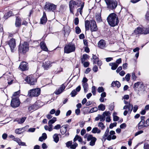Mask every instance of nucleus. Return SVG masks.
<instances>
[{
  "label": "nucleus",
  "instance_id": "f257e3e1",
  "mask_svg": "<svg viewBox=\"0 0 149 149\" xmlns=\"http://www.w3.org/2000/svg\"><path fill=\"white\" fill-rule=\"evenodd\" d=\"M107 20L109 24L111 26L117 25L119 23L118 17L116 14L114 13L110 14L107 17Z\"/></svg>",
  "mask_w": 149,
  "mask_h": 149
},
{
  "label": "nucleus",
  "instance_id": "f03ea898",
  "mask_svg": "<svg viewBox=\"0 0 149 149\" xmlns=\"http://www.w3.org/2000/svg\"><path fill=\"white\" fill-rule=\"evenodd\" d=\"M81 3V1L80 0H70L69 2V8L70 13L74 14V9L79 7Z\"/></svg>",
  "mask_w": 149,
  "mask_h": 149
},
{
  "label": "nucleus",
  "instance_id": "7ed1b4c3",
  "mask_svg": "<svg viewBox=\"0 0 149 149\" xmlns=\"http://www.w3.org/2000/svg\"><path fill=\"white\" fill-rule=\"evenodd\" d=\"M139 34L145 35L149 34V27L143 28L138 27L135 30L132 35H134Z\"/></svg>",
  "mask_w": 149,
  "mask_h": 149
},
{
  "label": "nucleus",
  "instance_id": "20e7f679",
  "mask_svg": "<svg viewBox=\"0 0 149 149\" xmlns=\"http://www.w3.org/2000/svg\"><path fill=\"white\" fill-rule=\"evenodd\" d=\"M107 8L111 10L115 9L117 6L118 3L115 0H105Z\"/></svg>",
  "mask_w": 149,
  "mask_h": 149
},
{
  "label": "nucleus",
  "instance_id": "39448f33",
  "mask_svg": "<svg viewBox=\"0 0 149 149\" xmlns=\"http://www.w3.org/2000/svg\"><path fill=\"white\" fill-rule=\"evenodd\" d=\"M29 45L26 42L20 44L19 47V52L21 54H24L29 50Z\"/></svg>",
  "mask_w": 149,
  "mask_h": 149
},
{
  "label": "nucleus",
  "instance_id": "423d86ee",
  "mask_svg": "<svg viewBox=\"0 0 149 149\" xmlns=\"http://www.w3.org/2000/svg\"><path fill=\"white\" fill-rule=\"evenodd\" d=\"M75 49L74 45L70 43L65 46L64 49V52L66 53H69L74 51Z\"/></svg>",
  "mask_w": 149,
  "mask_h": 149
},
{
  "label": "nucleus",
  "instance_id": "0eeeda50",
  "mask_svg": "<svg viewBox=\"0 0 149 149\" xmlns=\"http://www.w3.org/2000/svg\"><path fill=\"white\" fill-rule=\"evenodd\" d=\"M40 89L38 88L32 89L30 90L29 91L28 95L31 97H37L40 94Z\"/></svg>",
  "mask_w": 149,
  "mask_h": 149
},
{
  "label": "nucleus",
  "instance_id": "6e6552de",
  "mask_svg": "<svg viewBox=\"0 0 149 149\" xmlns=\"http://www.w3.org/2000/svg\"><path fill=\"white\" fill-rule=\"evenodd\" d=\"M25 80L28 83L31 85H34L36 82V79L32 75H29L27 76L25 79Z\"/></svg>",
  "mask_w": 149,
  "mask_h": 149
},
{
  "label": "nucleus",
  "instance_id": "1a4fd4ad",
  "mask_svg": "<svg viewBox=\"0 0 149 149\" xmlns=\"http://www.w3.org/2000/svg\"><path fill=\"white\" fill-rule=\"evenodd\" d=\"M56 6L52 3H47L45 7V9L48 11H54L56 10Z\"/></svg>",
  "mask_w": 149,
  "mask_h": 149
},
{
  "label": "nucleus",
  "instance_id": "9d476101",
  "mask_svg": "<svg viewBox=\"0 0 149 149\" xmlns=\"http://www.w3.org/2000/svg\"><path fill=\"white\" fill-rule=\"evenodd\" d=\"M20 104V101L18 97L12 98L11 101V105L13 107H18Z\"/></svg>",
  "mask_w": 149,
  "mask_h": 149
},
{
  "label": "nucleus",
  "instance_id": "9b49d317",
  "mask_svg": "<svg viewBox=\"0 0 149 149\" xmlns=\"http://www.w3.org/2000/svg\"><path fill=\"white\" fill-rule=\"evenodd\" d=\"M8 45L12 52H13L15 49L16 43L15 40L14 38H11L8 42Z\"/></svg>",
  "mask_w": 149,
  "mask_h": 149
},
{
  "label": "nucleus",
  "instance_id": "f8f14e48",
  "mask_svg": "<svg viewBox=\"0 0 149 149\" xmlns=\"http://www.w3.org/2000/svg\"><path fill=\"white\" fill-rule=\"evenodd\" d=\"M52 63L49 60H46L43 62L42 66L45 70H47L52 66Z\"/></svg>",
  "mask_w": 149,
  "mask_h": 149
},
{
  "label": "nucleus",
  "instance_id": "ddd939ff",
  "mask_svg": "<svg viewBox=\"0 0 149 149\" xmlns=\"http://www.w3.org/2000/svg\"><path fill=\"white\" fill-rule=\"evenodd\" d=\"M96 140V138L94 137H93L92 135L90 134L88 135V136L87 141H91L89 143L90 146H94Z\"/></svg>",
  "mask_w": 149,
  "mask_h": 149
},
{
  "label": "nucleus",
  "instance_id": "4468645a",
  "mask_svg": "<svg viewBox=\"0 0 149 149\" xmlns=\"http://www.w3.org/2000/svg\"><path fill=\"white\" fill-rule=\"evenodd\" d=\"M91 31L92 32L96 31L97 30V27L96 22L93 20H91V24L90 26Z\"/></svg>",
  "mask_w": 149,
  "mask_h": 149
},
{
  "label": "nucleus",
  "instance_id": "2eb2a0df",
  "mask_svg": "<svg viewBox=\"0 0 149 149\" xmlns=\"http://www.w3.org/2000/svg\"><path fill=\"white\" fill-rule=\"evenodd\" d=\"M124 103L125 104H127L125 105L123 107V109H128V111H130L131 112L133 108V106L132 104H131L130 102H128L125 100L123 101Z\"/></svg>",
  "mask_w": 149,
  "mask_h": 149
},
{
  "label": "nucleus",
  "instance_id": "dca6fc26",
  "mask_svg": "<svg viewBox=\"0 0 149 149\" xmlns=\"http://www.w3.org/2000/svg\"><path fill=\"white\" fill-rule=\"evenodd\" d=\"M19 68L22 71H25L27 70L28 69L27 63L24 62H23L20 63Z\"/></svg>",
  "mask_w": 149,
  "mask_h": 149
},
{
  "label": "nucleus",
  "instance_id": "f3484780",
  "mask_svg": "<svg viewBox=\"0 0 149 149\" xmlns=\"http://www.w3.org/2000/svg\"><path fill=\"white\" fill-rule=\"evenodd\" d=\"M115 132L114 131H111L109 133V134L108 135V136L107 138V139L108 141H110L112 139H116V136L114 135L115 134Z\"/></svg>",
  "mask_w": 149,
  "mask_h": 149
},
{
  "label": "nucleus",
  "instance_id": "a211bd4d",
  "mask_svg": "<svg viewBox=\"0 0 149 149\" xmlns=\"http://www.w3.org/2000/svg\"><path fill=\"white\" fill-rule=\"evenodd\" d=\"M98 46L101 49H104L106 47V43L104 40H100L98 42Z\"/></svg>",
  "mask_w": 149,
  "mask_h": 149
},
{
  "label": "nucleus",
  "instance_id": "6ab92c4d",
  "mask_svg": "<svg viewBox=\"0 0 149 149\" xmlns=\"http://www.w3.org/2000/svg\"><path fill=\"white\" fill-rule=\"evenodd\" d=\"M65 88V87L62 84V86L58 90H56L54 92L56 95H59L62 93Z\"/></svg>",
  "mask_w": 149,
  "mask_h": 149
},
{
  "label": "nucleus",
  "instance_id": "aec40b11",
  "mask_svg": "<svg viewBox=\"0 0 149 149\" xmlns=\"http://www.w3.org/2000/svg\"><path fill=\"white\" fill-rule=\"evenodd\" d=\"M146 127L145 122L144 121H140L138 125V128L139 130H141L142 128Z\"/></svg>",
  "mask_w": 149,
  "mask_h": 149
},
{
  "label": "nucleus",
  "instance_id": "412c9836",
  "mask_svg": "<svg viewBox=\"0 0 149 149\" xmlns=\"http://www.w3.org/2000/svg\"><path fill=\"white\" fill-rule=\"evenodd\" d=\"M47 21V18L46 13L45 12H44L43 16L41 19L40 23L41 24H43L44 23H45Z\"/></svg>",
  "mask_w": 149,
  "mask_h": 149
},
{
  "label": "nucleus",
  "instance_id": "4be33fe9",
  "mask_svg": "<svg viewBox=\"0 0 149 149\" xmlns=\"http://www.w3.org/2000/svg\"><path fill=\"white\" fill-rule=\"evenodd\" d=\"M40 46L42 49L45 51H47L48 50L45 44L43 42H42L40 43Z\"/></svg>",
  "mask_w": 149,
  "mask_h": 149
},
{
  "label": "nucleus",
  "instance_id": "5701e85b",
  "mask_svg": "<svg viewBox=\"0 0 149 149\" xmlns=\"http://www.w3.org/2000/svg\"><path fill=\"white\" fill-rule=\"evenodd\" d=\"M21 25V19L19 17H17L16 19L15 25L16 27H18L20 26Z\"/></svg>",
  "mask_w": 149,
  "mask_h": 149
},
{
  "label": "nucleus",
  "instance_id": "b1692460",
  "mask_svg": "<svg viewBox=\"0 0 149 149\" xmlns=\"http://www.w3.org/2000/svg\"><path fill=\"white\" fill-rule=\"evenodd\" d=\"M91 20H86L85 22V29L86 30H88L90 29V25H91Z\"/></svg>",
  "mask_w": 149,
  "mask_h": 149
},
{
  "label": "nucleus",
  "instance_id": "393cba45",
  "mask_svg": "<svg viewBox=\"0 0 149 149\" xmlns=\"http://www.w3.org/2000/svg\"><path fill=\"white\" fill-rule=\"evenodd\" d=\"M109 65L111 66V69L114 70L117 68L118 66V64H117L115 62H114L110 63Z\"/></svg>",
  "mask_w": 149,
  "mask_h": 149
},
{
  "label": "nucleus",
  "instance_id": "a878e982",
  "mask_svg": "<svg viewBox=\"0 0 149 149\" xmlns=\"http://www.w3.org/2000/svg\"><path fill=\"white\" fill-rule=\"evenodd\" d=\"M26 119V118L25 117H23L21 118H17L15 120V121L17 122L18 124H21L23 123L25 120Z\"/></svg>",
  "mask_w": 149,
  "mask_h": 149
},
{
  "label": "nucleus",
  "instance_id": "bb28decb",
  "mask_svg": "<svg viewBox=\"0 0 149 149\" xmlns=\"http://www.w3.org/2000/svg\"><path fill=\"white\" fill-rule=\"evenodd\" d=\"M84 3H81L80 5V8H78L77 9V12H79L81 15H82V13L83 11L82 10L84 8Z\"/></svg>",
  "mask_w": 149,
  "mask_h": 149
},
{
  "label": "nucleus",
  "instance_id": "cd10ccee",
  "mask_svg": "<svg viewBox=\"0 0 149 149\" xmlns=\"http://www.w3.org/2000/svg\"><path fill=\"white\" fill-rule=\"evenodd\" d=\"M92 132L93 134H100L101 132V130L97 127L93 128L92 130Z\"/></svg>",
  "mask_w": 149,
  "mask_h": 149
},
{
  "label": "nucleus",
  "instance_id": "c85d7f7f",
  "mask_svg": "<svg viewBox=\"0 0 149 149\" xmlns=\"http://www.w3.org/2000/svg\"><path fill=\"white\" fill-rule=\"evenodd\" d=\"M111 86L113 87L117 86L119 88L120 87V84L119 81H116L113 82L111 84Z\"/></svg>",
  "mask_w": 149,
  "mask_h": 149
},
{
  "label": "nucleus",
  "instance_id": "c756f323",
  "mask_svg": "<svg viewBox=\"0 0 149 149\" xmlns=\"http://www.w3.org/2000/svg\"><path fill=\"white\" fill-rule=\"evenodd\" d=\"M77 140H78V141L80 142H81L82 141V139L81 138V137L79 136L78 135H76L74 138L73 141L74 142L76 141Z\"/></svg>",
  "mask_w": 149,
  "mask_h": 149
},
{
  "label": "nucleus",
  "instance_id": "7c9ffc66",
  "mask_svg": "<svg viewBox=\"0 0 149 149\" xmlns=\"http://www.w3.org/2000/svg\"><path fill=\"white\" fill-rule=\"evenodd\" d=\"M95 17L97 21L98 22H100L102 21L101 15L100 13L96 14L95 15Z\"/></svg>",
  "mask_w": 149,
  "mask_h": 149
},
{
  "label": "nucleus",
  "instance_id": "2f4dec72",
  "mask_svg": "<svg viewBox=\"0 0 149 149\" xmlns=\"http://www.w3.org/2000/svg\"><path fill=\"white\" fill-rule=\"evenodd\" d=\"M88 56L87 54H83L82 56V58L81 59V61L82 63L84 62L85 60L88 58Z\"/></svg>",
  "mask_w": 149,
  "mask_h": 149
},
{
  "label": "nucleus",
  "instance_id": "473e14b6",
  "mask_svg": "<svg viewBox=\"0 0 149 149\" xmlns=\"http://www.w3.org/2000/svg\"><path fill=\"white\" fill-rule=\"evenodd\" d=\"M53 138L54 141L56 143H57L59 140L58 134H55L53 135Z\"/></svg>",
  "mask_w": 149,
  "mask_h": 149
},
{
  "label": "nucleus",
  "instance_id": "72a5a7b5",
  "mask_svg": "<svg viewBox=\"0 0 149 149\" xmlns=\"http://www.w3.org/2000/svg\"><path fill=\"white\" fill-rule=\"evenodd\" d=\"M98 108L99 110L104 111L105 109V106L103 104H101L98 106Z\"/></svg>",
  "mask_w": 149,
  "mask_h": 149
},
{
  "label": "nucleus",
  "instance_id": "f704fd0d",
  "mask_svg": "<svg viewBox=\"0 0 149 149\" xmlns=\"http://www.w3.org/2000/svg\"><path fill=\"white\" fill-rule=\"evenodd\" d=\"M82 86L84 89V92L86 93L87 91V89L88 88V84H82Z\"/></svg>",
  "mask_w": 149,
  "mask_h": 149
},
{
  "label": "nucleus",
  "instance_id": "c9c22d12",
  "mask_svg": "<svg viewBox=\"0 0 149 149\" xmlns=\"http://www.w3.org/2000/svg\"><path fill=\"white\" fill-rule=\"evenodd\" d=\"M141 83V82H138L135 83L134 86V90H137V88L139 87Z\"/></svg>",
  "mask_w": 149,
  "mask_h": 149
},
{
  "label": "nucleus",
  "instance_id": "e433bc0d",
  "mask_svg": "<svg viewBox=\"0 0 149 149\" xmlns=\"http://www.w3.org/2000/svg\"><path fill=\"white\" fill-rule=\"evenodd\" d=\"M66 128L67 127L65 126L64 127L62 128V129L60 130V132L62 134H64L66 132Z\"/></svg>",
  "mask_w": 149,
  "mask_h": 149
},
{
  "label": "nucleus",
  "instance_id": "4c0bfd02",
  "mask_svg": "<svg viewBox=\"0 0 149 149\" xmlns=\"http://www.w3.org/2000/svg\"><path fill=\"white\" fill-rule=\"evenodd\" d=\"M97 107H94L91 109L89 111V113H92L94 112L97 111Z\"/></svg>",
  "mask_w": 149,
  "mask_h": 149
},
{
  "label": "nucleus",
  "instance_id": "58836bf2",
  "mask_svg": "<svg viewBox=\"0 0 149 149\" xmlns=\"http://www.w3.org/2000/svg\"><path fill=\"white\" fill-rule=\"evenodd\" d=\"M103 115H104L105 117V116L109 117L111 114L110 112L109 111H105L103 112Z\"/></svg>",
  "mask_w": 149,
  "mask_h": 149
},
{
  "label": "nucleus",
  "instance_id": "ea45409f",
  "mask_svg": "<svg viewBox=\"0 0 149 149\" xmlns=\"http://www.w3.org/2000/svg\"><path fill=\"white\" fill-rule=\"evenodd\" d=\"M20 93L19 91H17L15 92L13 96V98L15 97H18V95Z\"/></svg>",
  "mask_w": 149,
  "mask_h": 149
},
{
  "label": "nucleus",
  "instance_id": "a19ab883",
  "mask_svg": "<svg viewBox=\"0 0 149 149\" xmlns=\"http://www.w3.org/2000/svg\"><path fill=\"white\" fill-rule=\"evenodd\" d=\"M98 126L101 128L102 130L104 129L105 128V126L102 122H99L98 123Z\"/></svg>",
  "mask_w": 149,
  "mask_h": 149
},
{
  "label": "nucleus",
  "instance_id": "79ce46f5",
  "mask_svg": "<svg viewBox=\"0 0 149 149\" xmlns=\"http://www.w3.org/2000/svg\"><path fill=\"white\" fill-rule=\"evenodd\" d=\"M77 94V92L74 90L72 91L70 95H71L72 97H73L75 96Z\"/></svg>",
  "mask_w": 149,
  "mask_h": 149
},
{
  "label": "nucleus",
  "instance_id": "37998d69",
  "mask_svg": "<svg viewBox=\"0 0 149 149\" xmlns=\"http://www.w3.org/2000/svg\"><path fill=\"white\" fill-rule=\"evenodd\" d=\"M22 129H17L15 130V132L16 134H20L21 133Z\"/></svg>",
  "mask_w": 149,
  "mask_h": 149
},
{
  "label": "nucleus",
  "instance_id": "c03bdc74",
  "mask_svg": "<svg viewBox=\"0 0 149 149\" xmlns=\"http://www.w3.org/2000/svg\"><path fill=\"white\" fill-rule=\"evenodd\" d=\"M97 92L99 93L102 92L104 91V89L103 87H99L97 90Z\"/></svg>",
  "mask_w": 149,
  "mask_h": 149
},
{
  "label": "nucleus",
  "instance_id": "a18cd8bd",
  "mask_svg": "<svg viewBox=\"0 0 149 149\" xmlns=\"http://www.w3.org/2000/svg\"><path fill=\"white\" fill-rule=\"evenodd\" d=\"M56 120V118L55 117H54L52 119L50 120L49 122H50V123L53 124L54 123Z\"/></svg>",
  "mask_w": 149,
  "mask_h": 149
},
{
  "label": "nucleus",
  "instance_id": "49530a36",
  "mask_svg": "<svg viewBox=\"0 0 149 149\" xmlns=\"http://www.w3.org/2000/svg\"><path fill=\"white\" fill-rule=\"evenodd\" d=\"M92 92L94 95H95L96 94L95 87L93 86L92 87Z\"/></svg>",
  "mask_w": 149,
  "mask_h": 149
},
{
  "label": "nucleus",
  "instance_id": "de8ad7c7",
  "mask_svg": "<svg viewBox=\"0 0 149 149\" xmlns=\"http://www.w3.org/2000/svg\"><path fill=\"white\" fill-rule=\"evenodd\" d=\"M116 124L117 123H111L109 125V128L110 129H112L114 127L116 126Z\"/></svg>",
  "mask_w": 149,
  "mask_h": 149
},
{
  "label": "nucleus",
  "instance_id": "09e8293b",
  "mask_svg": "<svg viewBox=\"0 0 149 149\" xmlns=\"http://www.w3.org/2000/svg\"><path fill=\"white\" fill-rule=\"evenodd\" d=\"M130 75L129 74H127L125 77V78L126 80L128 81H129L130 79Z\"/></svg>",
  "mask_w": 149,
  "mask_h": 149
},
{
  "label": "nucleus",
  "instance_id": "8fccbe9b",
  "mask_svg": "<svg viewBox=\"0 0 149 149\" xmlns=\"http://www.w3.org/2000/svg\"><path fill=\"white\" fill-rule=\"evenodd\" d=\"M77 143H75L74 144L72 145V144L70 147V148L72 149H75L76 148V147L77 146Z\"/></svg>",
  "mask_w": 149,
  "mask_h": 149
},
{
  "label": "nucleus",
  "instance_id": "3c124183",
  "mask_svg": "<svg viewBox=\"0 0 149 149\" xmlns=\"http://www.w3.org/2000/svg\"><path fill=\"white\" fill-rule=\"evenodd\" d=\"M100 120L101 121H103L105 120V117L104 116V115H103V114L102 115H100Z\"/></svg>",
  "mask_w": 149,
  "mask_h": 149
},
{
  "label": "nucleus",
  "instance_id": "603ef678",
  "mask_svg": "<svg viewBox=\"0 0 149 149\" xmlns=\"http://www.w3.org/2000/svg\"><path fill=\"white\" fill-rule=\"evenodd\" d=\"M76 32L77 33L79 34L81 32V30L79 27H77L75 28Z\"/></svg>",
  "mask_w": 149,
  "mask_h": 149
},
{
  "label": "nucleus",
  "instance_id": "864d4df0",
  "mask_svg": "<svg viewBox=\"0 0 149 149\" xmlns=\"http://www.w3.org/2000/svg\"><path fill=\"white\" fill-rule=\"evenodd\" d=\"M72 143V141H69L68 142L66 143V146L68 148L69 147H70Z\"/></svg>",
  "mask_w": 149,
  "mask_h": 149
},
{
  "label": "nucleus",
  "instance_id": "5fc2aeb1",
  "mask_svg": "<svg viewBox=\"0 0 149 149\" xmlns=\"http://www.w3.org/2000/svg\"><path fill=\"white\" fill-rule=\"evenodd\" d=\"M138 107L137 105H135L134 106V107L133 108V111L134 112H136L137 111L138 109Z\"/></svg>",
  "mask_w": 149,
  "mask_h": 149
},
{
  "label": "nucleus",
  "instance_id": "6e6d98bb",
  "mask_svg": "<svg viewBox=\"0 0 149 149\" xmlns=\"http://www.w3.org/2000/svg\"><path fill=\"white\" fill-rule=\"evenodd\" d=\"M143 132V131L142 130H139L138 132H136L135 134V136H136L141 134Z\"/></svg>",
  "mask_w": 149,
  "mask_h": 149
},
{
  "label": "nucleus",
  "instance_id": "4d7b16f0",
  "mask_svg": "<svg viewBox=\"0 0 149 149\" xmlns=\"http://www.w3.org/2000/svg\"><path fill=\"white\" fill-rule=\"evenodd\" d=\"M79 19L78 17L75 18L74 20V24H75L77 25L79 23Z\"/></svg>",
  "mask_w": 149,
  "mask_h": 149
},
{
  "label": "nucleus",
  "instance_id": "13d9d810",
  "mask_svg": "<svg viewBox=\"0 0 149 149\" xmlns=\"http://www.w3.org/2000/svg\"><path fill=\"white\" fill-rule=\"evenodd\" d=\"M48 124L49 126V131H51L52 130V127L53 126V125H52V124L50 123V122H48Z\"/></svg>",
  "mask_w": 149,
  "mask_h": 149
},
{
  "label": "nucleus",
  "instance_id": "bf43d9fd",
  "mask_svg": "<svg viewBox=\"0 0 149 149\" xmlns=\"http://www.w3.org/2000/svg\"><path fill=\"white\" fill-rule=\"evenodd\" d=\"M144 149H149V145L147 143H146L144 144Z\"/></svg>",
  "mask_w": 149,
  "mask_h": 149
},
{
  "label": "nucleus",
  "instance_id": "052dcab7",
  "mask_svg": "<svg viewBox=\"0 0 149 149\" xmlns=\"http://www.w3.org/2000/svg\"><path fill=\"white\" fill-rule=\"evenodd\" d=\"M98 70V68L96 65H94L93 68V71L95 72H96Z\"/></svg>",
  "mask_w": 149,
  "mask_h": 149
},
{
  "label": "nucleus",
  "instance_id": "680f3d73",
  "mask_svg": "<svg viewBox=\"0 0 149 149\" xmlns=\"http://www.w3.org/2000/svg\"><path fill=\"white\" fill-rule=\"evenodd\" d=\"M87 79L85 77H84L82 80V84L87 83Z\"/></svg>",
  "mask_w": 149,
  "mask_h": 149
},
{
  "label": "nucleus",
  "instance_id": "e2e57ef3",
  "mask_svg": "<svg viewBox=\"0 0 149 149\" xmlns=\"http://www.w3.org/2000/svg\"><path fill=\"white\" fill-rule=\"evenodd\" d=\"M126 127V125L125 123H123L121 124L120 126V128L123 129L125 128Z\"/></svg>",
  "mask_w": 149,
  "mask_h": 149
},
{
  "label": "nucleus",
  "instance_id": "0e129e2a",
  "mask_svg": "<svg viewBox=\"0 0 149 149\" xmlns=\"http://www.w3.org/2000/svg\"><path fill=\"white\" fill-rule=\"evenodd\" d=\"M83 65L84 66V67H88L89 65V63L88 62H84L83 63Z\"/></svg>",
  "mask_w": 149,
  "mask_h": 149
},
{
  "label": "nucleus",
  "instance_id": "69168bd1",
  "mask_svg": "<svg viewBox=\"0 0 149 149\" xmlns=\"http://www.w3.org/2000/svg\"><path fill=\"white\" fill-rule=\"evenodd\" d=\"M106 99H105L104 97H101L99 99V100L101 102H103L106 101Z\"/></svg>",
  "mask_w": 149,
  "mask_h": 149
},
{
  "label": "nucleus",
  "instance_id": "338daca9",
  "mask_svg": "<svg viewBox=\"0 0 149 149\" xmlns=\"http://www.w3.org/2000/svg\"><path fill=\"white\" fill-rule=\"evenodd\" d=\"M80 112V110L79 109H77L75 111V113L76 115H79Z\"/></svg>",
  "mask_w": 149,
  "mask_h": 149
},
{
  "label": "nucleus",
  "instance_id": "774afa93",
  "mask_svg": "<svg viewBox=\"0 0 149 149\" xmlns=\"http://www.w3.org/2000/svg\"><path fill=\"white\" fill-rule=\"evenodd\" d=\"M146 127H147L149 126V118L147 119L145 122Z\"/></svg>",
  "mask_w": 149,
  "mask_h": 149
}]
</instances>
